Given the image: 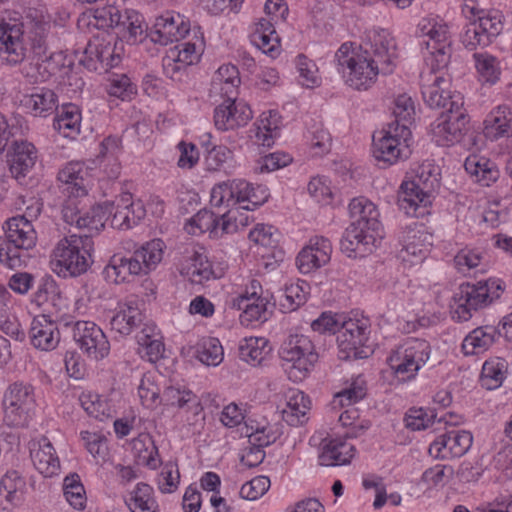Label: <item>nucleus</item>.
<instances>
[{"instance_id":"f257e3e1","label":"nucleus","mask_w":512,"mask_h":512,"mask_svg":"<svg viewBox=\"0 0 512 512\" xmlns=\"http://www.w3.org/2000/svg\"><path fill=\"white\" fill-rule=\"evenodd\" d=\"M86 169L81 163H69L58 173V180L62 184V190L68 195V200L62 208V218L69 225H75L78 229H86V234L99 233L104 228L107 220V211L101 206H93L83 212L79 207L77 198L87 194Z\"/></svg>"},{"instance_id":"f03ea898","label":"nucleus","mask_w":512,"mask_h":512,"mask_svg":"<svg viewBox=\"0 0 512 512\" xmlns=\"http://www.w3.org/2000/svg\"><path fill=\"white\" fill-rule=\"evenodd\" d=\"M163 242L159 239L146 243L129 257L113 255L103 270L104 278L111 283L129 282L131 277L146 275L163 257Z\"/></svg>"},{"instance_id":"7ed1b4c3","label":"nucleus","mask_w":512,"mask_h":512,"mask_svg":"<svg viewBox=\"0 0 512 512\" xmlns=\"http://www.w3.org/2000/svg\"><path fill=\"white\" fill-rule=\"evenodd\" d=\"M91 234H72L61 239L53 249L50 265L60 277H76L85 273L91 260Z\"/></svg>"},{"instance_id":"20e7f679","label":"nucleus","mask_w":512,"mask_h":512,"mask_svg":"<svg viewBox=\"0 0 512 512\" xmlns=\"http://www.w3.org/2000/svg\"><path fill=\"white\" fill-rule=\"evenodd\" d=\"M503 291L504 283L500 279L461 284L450 304L452 318L458 322L470 320L474 312L499 299Z\"/></svg>"},{"instance_id":"39448f33","label":"nucleus","mask_w":512,"mask_h":512,"mask_svg":"<svg viewBox=\"0 0 512 512\" xmlns=\"http://www.w3.org/2000/svg\"><path fill=\"white\" fill-rule=\"evenodd\" d=\"M439 186L438 174L430 164H423L416 170L415 177L404 181L398 192L397 203L405 214L419 217L431 204L432 193Z\"/></svg>"},{"instance_id":"423d86ee","label":"nucleus","mask_w":512,"mask_h":512,"mask_svg":"<svg viewBox=\"0 0 512 512\" xmlns=\"http://www.w3.org/2000/svg\"><path fill=\"white\" fill-rule=\"evenodd\" d=\"M94 18L99 26L116 29V34L129 44L142 43L148 37L144 17L134 9L108 5L96 9Z\"/></svg>"},{"instance_id":"0eeeda50","label":"nucleus","mask_w":512,"mask_h":512,"mask_svg":"<svg viewBox=\"0 0 512 512\" xmlns=\"http://www.w3.org/2000/svg\"><path fill=\"white\" fill-rule=\"evenodd\" d=\"M335 58L345 82L355 90L369 89L376 82L377 76L382 73L380 66L370 57L355 53L349 43L340 46Z\"/></svg>"},{"instance_id":"6e6552de","label":"nucleus","mask_w":512,"mask_h":512,"mask_svg":"<svg viewBox=\"0 0 512 512\" xmlns=\"http://www.w3.org/2000/svg\"><path fill=\"white\" fill-rule=\"evenodd\" d=\"M431 348L423 339L412 338L397 347L387 363L400 381L411 380L430 359Z\"/></svg>"},{"instance_id":"1a4fd4ad","label":"nucleus","mask_w":512,"mask_h":512,"mask_svg":"<svg viewBox=\"0 0 512 512\" xmlns=\"http://www.w3.org/2000/svg\"><path fill=\"white\" fill-rule=\"evenodd\" d=\"M410 140L411 131L409 128L388 124L387 128L373 135V156L377 161L386 165H392L398 160L408 159L411 155Z\"/></svg>"},{"instance_id":"9d476101","label":"nucleus","mask_w":512,"mask_h":512,"mask_svg":"<svg viewBox=\"0 0 512 512\" xmlns=\"http://www.w3.org/2000/svg\"><path fill=\"white\" fill-rule=\"evenodd\" d=\"M280 357L290 364L286 367L289 379L302 381L317 361L312 341L304 335H291L280 349Z\"/></svg>"},{"instance_id":"9b49d317","label":"nucleus","mask_w":512,"mask_h":512,"mask_svg":"<svg viewBox=\"0 0 512 512\" xmlns=\"http://www.w3.org/2000/svg\"><path fill=\"white\" fill-rule=\"evenodd\" d=\"M34 404V388L31 384L22 381L11 383L3 396L5 421L14 427L26 426Z\"/></svg>"},{"instance_id":"f8f14e48","label":"nucleus","mask_w":512,"mask_h":512,"mask_svg":"<svg viewBox=\"0 0 512 512\" xmlns=\"http://www.w3.org/2000/svg\"><path fill=\"white\" fill-rule=\"evenodd\" d=\"M463 105V97L457 93L449 100L447 111L442 112L432 124L433 135L439 144L450 145L458 142L463 136L469 122Z\"/></svg>"},{"instance_id":"ddd939ff","label":"nucleus","mask_w":512,"mask_h":512,"mask_svg":"<svg viewBox=\"0 0 512 512\" xmlns=\"http://www.w3.org/2000/svg\"><path fill=\"white\" fill-rule=\"evenodd\" d=\"M502 18L498 11H489L470 21L461 38L465 48L473 51L490 45L503 30Z\"/></svg>"},{"instance_id":"4468645a","label":"nucleus","mask_w":512,"mask_h":512,"mask_svg":"<svg viewBox=\"0 0 512 512\" xmlns=\"http://www.w3.org/2000/svg\"><path fill=\"white\" fill-rule=\"evenodd\" d=\"M363 54L381 67L382 74L393 72L397 57V44L394 36L386 29H374L367 35Z\"/></svg>"},{"instance_id":"2eb2a0df","label":"nucleus","mask_w":512,"mask_h":512,"mask_svg":"<svg viewBox=\"0 0 512 512\" xmlns=\"http://www.w3.org/2000/svg\"><path fill=\"white\" fill-rule=\"evenodd\" d=\"M238 210L228 209L223 213H216L207 209L200 210L190 219L189 233L196 234L194 228L200 233L210 232L214 237L237 232Z\"/></svg>"},{"instance_id":"dca6fc26","label":"nucleus","mask_w":512,"mask_h":512,"mask_svg":"<svg viewBox=\"0 0 512 512\" xmlns=\"http://www.w3.org/2000/svg\"><path fill=\"white\" fill-rule=\"evenodd\" d=\"M336 340L339 349L346 353L344 358L367 357L362 347L368 340V321L366 319L351 318L343 320Z\"/></svg>"},{"instance_id":"f3484780","label":"nucleus","mask_w":512,"mask_h":512,"mask_svg":"<svg viewBox=\"0 0 512 512\" xmlns=\"http://www.w3.org/2000/svg\"><path fill=\"white\" fill-rule=\"evenodd\" d=\"M73 339L82 352L93 360H101L109 354L110 343L103 331L93 322H76L73 327Z\"/></svg>"},{"instance_id":"a211bd4d","label":"nucleus","mask_w":512,"mask_h":512,"mask_svg":"<svg viewBox=\"0 0 512 512\" xmlns=\"http://www.w3.org/2000/svg\"><path fill=\"white\" fill-rule=\"evenodd\" d=\"M381 238L380 232L371 231L351 222L341 238L340 248L348 257H364L372 253Z\"/></svg>"},{"instance_id":"6ab92c4d","label":"nucleus","mask_w":512,"mask_h":512,"mask_svg":"<svg viewBox=\"0 0 512 512\" xmlns=\"http://www.w3.org/2000/svg\"><path fill=\"white\" fill-rule=\"evenodd\" d=\"M189 31L190 24L181 15L166 13L156 18L148 36L152 42L165 46L184 39Z\"/></svg>"},{"instance_id":"aec40b11","label":"nucleus","mask_w":512,"mask_h":512,"mask_svg":"<svg viewBox=\"0 0 512 512\" xmlns=\"http://www.w3.org/2000/svg\"><path fill=\"white\" fill-rule=\"evenodd\" d=\"M252 117L251 108L243 101L236 102L235 95L231 96V100L226 98L214 111L215 126L222 131L245 126Z\"/></svg>"},{"instance_id":"412c9836","label":"nucleus","mask_w":512,"mask_h":512,"mask_svg":"<svg viewBox=\"0 0 512 512\" xmlns=\"http://www.w3.org/2000/svg\"><path fill=\"white\" fill-rule=\"evenodd\" d=\"M473 436L469 431H450L439 436L429 447V453L435 458L461 457L471 447Z\"/></svg>"},{"instance_id":"4be33fe9","label":"nucleus","mask_w":512,"mask_h":512,"mask_svg":"<svg viewBox=\"0 0 512 512\" xmlns=\"http://www.w3.org/2000/svg\"><path fill=\"white\" fill-rule=\"evenodd\" d=\"M332 246L324 237L310 239L309 245L304 247L296 258V265L302 274H308L330 261Z\"/></svg>"},{"instance_id":"5701e85b","label":"nucleus","mask_w":512,"mask_h":512,"mask_svg":"<svg viewBox=\"0 0 512 512\" xmlns=\"http://www.w3.org/2000/svg\"><path fill=\"white\" fill-rule=\"evenodd\" d=\"M179 271L181 275L187 277L194 284H202L214 275L212 265L206 254L194 248L186 250Z\"/></svg>"},{"instance_id":"b1692460","label":"nucleus","mask_w":512,"mask_h":512,"mask_svg":"<svg viewBox=\"0 0 512 512\" xmlns=\"http://www.w3.org/2000/svg\"><path fill=\"white\" fill-rule=\"evenodd\" d=\"M38 155L35 146L27 141H15L7 153V162L11 173L24 177L35 165Z\"/></svg>"},{"instance_id":"393cba45","label":"nucleus","mask_w":512,"mask_h":512,"mask_svg":"<svg viewBox=\"0 0 512 512\" xmlns=\"http://www.w3.org/2000/svg\"><path fill=\"white\" fill-rule=\"evenodd\" d=\"M321 446L319 463L322 466L334 467L349 464L355 454V447L340 438H325Z\"/></svg>"},{"instance_id":"a878e982","label":"nucleus","mask_w":512,"mask_h":512,"mask_svg":"<svg viewBox=\"0 0 512 512\" xmlns=\"http://www.w3.org/2000/svg\"><path fill=\"white\" fill-rule=\"evenodd\" d=\"M30 338L35 348L50 351L59 344L60 333L56 324L46 315H39L31 323Z\"/></svg>"},{"instance_id":"bb28decb","label":"nucleus","mask_w":512,"mask_h":512,"mask_svg":"<svg viewBox=\"0 0 512 512\" xmlns=\"http://www.w3.org/2000/svg\"><path fill=\"white\" fill-rule=\"evenodd\" d=\"M5 233L9 243L16 248L29 250L36 244V232L30 220L24 215L9 218L5 222Z\"/></svg>"},{"instance_id":"cd10ccee","label":"nucleus","mask_w":512,"mask_h":512,"mask_svg":"<svg viewBox=\"0 0 512 512\" xmlns=\"http://www.w3.org/2000/svg\"><path fill=\"white\" fill-rule=\"evenodd\" d=\"M498 337L499 331L496 326H479L470 331L463 339L462 352L466 356L483 354L495 344Z\"/></svg>"},{"instance_id":"c85d7f7f","label":"nucleus","mask_w":512,"mask_h":512,"mask_svg":"<svg viewBox=\"0 0 512 512\" xmlns=\"http://www.w3.org/2000/svg\"><path fill=\"white\" fill-rule=\"evenodd\" d=\"M448 80L444 75H435L433 79H425L422 76V96L425 103L432 109H445L449 108V100L455 97L456 94L451 95L450 92L445 90Z\"/></svg>"},{"instance_id":"c756f323","label":"nucleus","mask_w":512,"mask_h":512,"mask_svg":"<svg viewBox=\"0 0 512 512\" xmlns=\"http://www.w3.org/2000/svg\"><path fill=\"white\" fill-rule=\"evenodd\" d=\"M483 133L491 139L512 135V110L506 105L494 108L483 122Z\"/></svg>"},{"instance_id":"7c9ffc66","label":"nucleus","mask_w":512,"mask_h":512,"mask_svg":"<svg viewBox=\"0 0 512 512\" xmlns=\"http://www.w3.org/2000/svg\"><path fill=\"white\" fill-rule=\"evenodd\" d=\"M349 214L352 223L381 233V223L378 220L379 212L369 199L365 197L352 199L349 204Z\"/></svg>"},{"instance_id":"2f4dec72","label":"nucleus","mask_w":512,"mask_h":512,"mask_svg":"<svg viewBox=\"0 0 512 512\" xmlns=\"http://www.w3.org/2000/svg\"><path fill=\"white\" fill-rule=\"evenodd\" d=\"M231 183L236 204L249 203L239 206L242 210L252 211L268 199L266 188L260 185L254 187L251 183L242 179L232 180Z\"/></svg>"},{"instance_id":"473e14b6","label":"nucleus","mask_w":512,"mask_h":512,"mask_svg":"<svg viewBox=\"0 0 512 512\" xmlns=\"http://www.w3.org/2000/svg\"><path fill=\"white\" fill-rule=\"evenodd\" d=\"M144 316L134 301H128L118 305L117 312L110 320L112 330L121 335H129L138 327Z\"/></svg>"},{"instance_id":"72a5a7b5","label":"nucleus","mask_w":512,"mask_h":512,"mask_svg":"<svg viewBox=\"0 0 512 512\" xmlns=\"http://www.w3.org/2000/svg\"><path fill=\"white\" fill-rule=\"evenodd\" d=\"M37 448L31 450V459L34 467L44 476L52 477L60 469V462L55 449L46 437H42Z\"/></svg>"},{"instance_id":"f704fd0d","label":"nucleus","mask_w":512,"mask_h":512,"mask_svg":"<svg viewBox=\"0 0 512 512\" xmlns=\"http://www.w3.org/2000/svg\"><path fill=\"white\" fill-rule=\"evenodd\" d=\"M310 399L302 391L290 392L286 408L283 410V420L291 426L302 425L307 421V412L310 410Z\"/></svg>"},{"instance_id":"c9c22d12","label":"nucleus","mask_w":512,"mask_h":512,"mask_svg":"<svg viewBox=\"0 0 512 512\" xmlns=\"http://www.w3.org/2000/svg\"><path fill=\"white\" fill-rule=\"evenodd\" d=\"M426 233L417 227H409L403 235V248L400 257L403 261L414 262V259H421L425 256L427 247L425 245Z\"/></svg>"},{"instance_id":"e433bc0d","label":"nucleus","mask_w":512,"mask_h":512,"mask_svg":"<svg viewBox=\"0 0 512 512\" xmlns=\"http://www.w3.org/2000/svg\"><path fill=\"white\" fill-rule=\"evenodd\" d=\"M464 168L467 173L475 177L484 186H489L499 177V170L496 165L487 158L471 155L466 158Z\"/></svg>"},{"instance_id":"4c0bfd02","label":"nucleus","mask_w":512,"mask_h":512,"mask_svg":"<svg viewBox=\"0 0 512 512\" xmlns=\"http://www.w3.org/2000/svg\"><path fill=\"white\" fill-rule=\"evenodd\" d=\"M270 352L268 340L263 337L246 338L239 346L240 358L253 366L261 365Z\"/></svg>"},{"instance_id":"58836bf2","label":"nucleus","mask_w":512,"mask_h":512,"mask_svg":"<svg viewBox=\"0 0 512 512\" xmlns=\"http://www.w3.org/2000/svg\"><path fill=\"white\" fill-rule=\"evenodd\" d=\"M24 105L34 116L46 117L57 109V96L51 89L40 88L25 97Z\"/></svg>"},{"instance_id":"ea45409f","label":"nucleus","mask_w":512,"mask_h":512,"mask_svg":"<svg viewBox=\"0 0 512 512\" xmlns=\"http://www.w3.org/2000/svg\"><path fill=\"white\" fill-rule=\"evenodd\" d=\"M240 84L239 71L234 65H223L215 73L212 81L214 90H220L223 97L231 100L232 95H236V90Z\"/></svg>"},{"instance_id":"a19ab883","label":"nucleus","mask_w":512,"mask_h":512,"mask_svg":"<svg viewBox=\"0 0 512 512\" xmlns=\"http://www.w3.org/2000/svg\"><path fill=\"white\" fill-rule=\"evenodd\" d=\"M310 286L305 281H298L286 285L283 292L278 295L279 305L284 312H292L303 305L307 300Z\"/></svg>"},{"instance_id":"79ce46f5","label":"nucleus","mask_w":512,"mask_h":512,"mask_svg":"<svg viewBox=\"0 0 512 512\" xmlns=\"http://www.w3.org/2000/svg\"><path fill=\"white\" fill-rule=\"evenodd\" d=\"M507 374V362L503 358L487 360L481 371V385L487 390L499 388Z\"/></svg>"},{"instance_id":"37998d69","label":"nucleus","mask_w":512,"mask_h":512,"mask_svg":"<svg viewBox=\"0 0 512 512\" xmlns=\"http://www.w3.org/2000/svg\"><path fill=\"white\" fill-rule=\"evenodd\" d=\"M81 115L77 106L73 104L63 105L61 112L54 119L53 127L64 137H73L80 131Z\"/></svg>"},{"instance_id":"c03bdc74","label":"nucleus","mask_w":512,"mask_h":512,"mask_svg":"<svg viewBox=\"0 0 512 512\" xmlns=\"http://www.w3.org/2000/svg\"><path fill=\"white\" fill-rule=\"evenodd\" d=\"M63 493L67 502L76 510H83L86 507V492L80 476L71 473L64 478Z\"/></svg>"},{"instance_id":"a18cd8bd","label":"nucleus","mask_w":512,"mask_h":512,"mask_svg":"<svg viewBox=\"0 0 512 512\" xmlns=\"http://www.w3.org/2000/svg\"><path fill=\"white\" fill-rule=\"evenodd\" d=\"M475 67L482 81L495 84L501 74L499 61L486 52L474 53Z\"/></svg>"},{"instance_id":"49530a36","label":"nucleus","mask_w":512,"mask_h":512,"mask_svg":"<svg viewBox=\"0 0 512 512\" xmlns=\"http://www.w3.org/2000/svg\"><path fill=\"white\" fill-rule=\"evenodd\" d=\"M250 298L246 295L239 296L234 306H237L239 310H243L241 315L242 321H254V320H266V311L268 309L269 301L264 298L257 297L252 303H249Z\"/></svg>"},{"instance_id":"de8ad7c7","label":"nucleus","mask_w":512,"mask_h":512,"mask_svg":"<svg viewBox=\"0 0 512 512\" xmlns=\"http://www.w3.org/2000/svg\"><path fill=\"white\" fill-rule=\"evenodd\" d=\"M279 128V116L276 111L263 112L256 123L255 136L263 146L270 147L273 143L274 133Z\"/></svg>"},{"instance_id":"09e8293b","label":"nucleus","mask_w":512,"mask_h":512,"mask_svg":"<svg viewBox=\"0 0 512 512\" xmlns=\"http://www.w3.org/2000/svg\"><path fill=\"white\" fill-rule=\"evenodd\" d=\"M366 395V383L363 378L357 377L342 391L338 392L333 400V405L341 407L357 403Z\"/></svg>"},{"instance_id":"8fccbe9b","label":"nucleus","mask_w":512,"mask_h":512,"mask_svg":"<svg viewBox=\"0 0 512 512\" xmlns=\"http://www.w3.org/2000/svg\"><path fill=\"white\" fill-rule=\"evenodd\" d=\"M197 358L207 366H217L223 360V348L216 338L204 339L197 347Z\"/></svg>"},{"instance_id":"3c124183","label":"nucleus","mask_w":512,"mask_h":512,"mask_svg":"<svg viewBox=\"0 0 512 512\" xmlns=\"http://www.w3.org/2000/svg\"><path fill=\"white\" fill-rule=\"evenodd\" d=\"M418 27L422 35L429 37L427 42H430L431 46L442 47L445 44L451 45L447 24L426 21L425 23H420ZM425 42L423 43L425 44Z\"/></svg>"},{"instance_id":"603ef678","label":"nucleus","mask_w":512,"mask_h":512,"mask_svg":"<svg viewBox=\"0 0 512 512\" xmlns=\"http://www.w3.org/2000/svg\"><path fill=\"white\" fill-rule=\"evenodd\" d=\"M393 115L395 121L391 124L409 128L415 115V106L412 98L407 94L398 95L394 101Z\"/></svg>"},{"instance_id":"864d4df0","label":"nucleus","mask_w":512,"mask_h":512,"mask_svg":"<svg viewBox=\"0 0 512 512\" xmlns=\"http://www.w3.org/2000/svg\"><path fill=\"white\" fill-rule=\"evenodd\" d=\"M426 49L430 56L426 58L427 63L431 67L429 76L439 75L444 68H446L450 62L451 57V45L445 44V46H431L430 42H425Z\"/></svg>"},{"instance_id":"5fc2aeb1","label":"nucleus","mask_w":512,"mask_h":512,"mask_svg":"<svg viewBox=\"0 0 512 512\" xmlns=\"http://www.w3.org/2000/svg\"><path fill=\"white\" fill-rule=\"evenodd\" d=\"M47 23L38 21L35 23H31V27L29 28L28 38L31 44V49L35 55V57H45L46 59H50V56L47 55Z\"/></svg>"},{"instance_id":"6e6d98bb","label":"nucleus","mask_w":512,"mask_h":512,"mask_svg":"<svg viewBox=\"0 0 512 512\" xmlns=\"http://www.w3.org/2000/svg\"><path fill=\"white\" fill-rule=\"evenodd\" d=\"M136 338L142 358L154 363L163 357L165 347L162 336L150 339L147 335H137Z\"/></svg>"},{"instance_id":"4d7b16f0","label":"nucleus","mask_w":512,"mask_h":512,"mask_svg":"<svg viewBox=\"0 0 512 512\" xmlns=\"http://www.w3.org/2000/svg\"><path fill=\"white\" fill-rule=\"evenodd\" d=\"M138 395L142 404L147 408H155L161 404L160 388L150 376L144 375L141 379Z\"/></svg>"},{"instance_id":"13d9d810","label":"nucleus","mask_w":512,"mask_h":512,"mask_svg":"<svg viewBox=\"0 0 512 512\" xmlns=\"http://www.w3.org/2000/svg\"><path fill=\"white\" fill-rule=\"evenodd\" d=\"M296 67L301 79V85L307 88L319 85L318 68L314 61L308 59L304 54H300L296 58Z\"/></svg>"},{"instance_id":"bf43d9fd","label":"nucleus","mask_w":512,"mask_h":512,"mask_svg":"<svg viewBox=\"0 0 512 512\" xmlns=\"http://www.w3.org/2000/svg\"><path fill=\"white\" fill-rule=\"evenodd\" d=\"M161 403L165 405L178 406L179 408L185 407L189 403H196V396L192 391L181 389L176 386L166 387L161 395Z\"/></svg>"},{"instance_id":"052dcab7","label":"nucleus","mask_w":512,"mask_h":512,"mask_svg":"<svg viewBox=\"0 0 512 512\" xmlns=\"http://www.w3.org/2000/svg\"><path fill=\"white\" fill-rule=\"evenodd\" d=\"M79 401L83 409L91 417L103 421L105 418H108L110 416L107 404L103 400H101L100 397L96 394L83 393L80 396Z\"/></svg>"},{"instance_id":"680f3d73","label":"nucleus","mask_w":512,"mask_h":512,"mask_svg":"<svg viewBox=\"0 0 512 512\" xmlns=\"http://www.w3.org/2000/svg\"><path fill=\"white\" fill-rule=\"evenodd\" d=\"M210 204L214 208H234L236 201L231 181L219 183L212 188Z\"/></svg>"},{"instance_id":"e2e57ef3","label":"nucleus","mask_w":512,"mask_h":512,"mask_svg":"<svg viewBox=\"0 0 512 512\" xmlns=\"http://www.w3.org/2000/svg\"><path fill=\"white\" fill-rule=\"evenodd\" d=\"M269 488L270 479L267 476H257L242 485L240 496L247 500H256L264 495Z\"/></svg>"},{"instance_id":"0e129e2a","label":"nucleus","mask_w":512,"mask_h":512,"mask_svg":"<svg viewBox=\"0 0 512 512\" xmlns=\"http://www.w3.org/2000/svg\"><path fill=\"white\" fill-rule=\"evenodd\" d=\"M180 473L176 464H166L158 478V486L163 493L174 492L179 485Z\"/></svg>"},{"instance_id":"69168bd1","label":"nucleus","mask_w":512,"mask_h":512,"mask_svg":"<svg viewBox=\"0 0 512 512\" xmlns=\"http://www.w3.org/2000/svg\"><path fill=\"white\" fill-rule=\"evenodd\" d=\"M49 60L50 59H46L45 57H36L34 62L24 65L22 71L24 75L30 79V82H44L51 76V72L46 65Z\"/></svg>"},{"instance_id":"338daca9","label":"nucleus","mask_w":512,"mask_h":512,"mask_svg":"<svg viewBox=\"0 0 512 512\" xmlns=\"http://www.w3.org/2000/svg\"><path fill=\"white\" fill-rule=\"evenodd\" d=\"M111 96L121 98L122 100L129 99L135 93V87L132 85L129 77L124 74L114 75L110 79L107 89Z\"/></svg>"},{"instance_id":"774afa93","label":"nucleus","mask_w":512,"mask_h":512,"mask_svg":"<svg viewBox=\"0 0 512 512\" xmlns=\"http://www.w3.org/2000/svg\"><path fill=\"white\" fill-rule=\"evenodd\" d=\"M201 43L197 46L192 42H184L171 48L169 51H175V57L179 58L181 63L188 66L198 62L201 55Z\"/></svg>"}]
</instances>
